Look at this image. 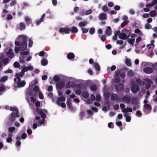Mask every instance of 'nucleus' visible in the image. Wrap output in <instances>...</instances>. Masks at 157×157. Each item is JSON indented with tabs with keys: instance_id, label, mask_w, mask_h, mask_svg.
<instances>
[{
	"instance_id": "nucleus-1",
	"label": "nucleus",
	"mask_w": 157,
	"mask_h": 157,
	"mask_svg": "<svg viewBox=\"0 0 157 157\" xmlns=\"http://www.w3.org/2000/svg\"><path fill=\"white\" fill-rule=\"evenodd\" d=\"M27 37L25 35H19L16 38L15 44L20 48L21 51H24L27 47Z\"/></svg>"
},
{
	"instance_id": "nucleus-2",
	"label": "nucleus",
	"mask_w": 157,
	"mask_h": 157,
	"mask_svg": "<svg viewBox=\"0 0 157 157\" xmlns=\"http://www.w3.org/2000/svg\"><path fill=\"white\" fill-rule=\"evenodd\" d=\"M36 111L40 115L41 118H46V115L45 114V113H47V111L46 110L36 108Z\"/></svg>"
},
{
	"instance_id": "nucleus-3",
	"label": "nucleus",
	"mask_w": 157,
	"mask_h": 157,
	"mask_svg": "<svg viewBox=\"0 0 157 157\" xmlns=\"http://www.w3.org/2000/svg\"><path fill=\"white\" fill-rule=\"evenodd\" d=\"M131 33H129L128 35H127L125 33H121L119 35V38L122 40H125L128 39Z\"/></svg>"
},
{
	"instance_id": "nucleus-4",
	"label": "nucleus",
	"mask_w": 157,
	"mask_h": 157,
	"mask_svg": "<svg viewBox=\"0 0 157 157\" xmlns=\"http://www.w3.org/2000/svg\"><path fill=\"white\" fill-rule=\"evenodd\" d=\"M114 87L116 91H121L124 89V85L123 83H120L114 85Z\"/></svg>"
},
{
	"instance_id": "nucleus-5",
	"label": "nucleus",
	"mask_w": 157,
	"mask_h": 157,
	"mask_svg": "<svg viewBox=\"0 0 157 157\" xmlns=\"http://www.w3.org/2000/svg\"><path fill=\"white\" fill-rule=\"evenodd\" d=\"M71 29L69 28L66 27L65 28H61L59 29V31L60 33H64L66 34H68L71 31Z\"/></svg>"
},
{
	"instance_id": "nucleus-6",
	"label": "nucleus",
	"mask_w": 157,
	"mask_h": 157,
	"mask_svg": "<svg viewBox=\"0 0 157 157\" xmlns=\"http://www.w3.org/2000/svg\"><path fill=\"white\" fill-rule=\"evenodd\" d=\"M144 111L147 114H148L149 112L147 111L146 110L151 111L152 109L151 105L148 104H144Z\"/></svg>"
},
{
	"instance_id": "nucleus-7",
	"label": "nucleus",
	"mask_w": 157,
	"mask_h": 157,
	"mask_svg": "<svg viewBox=\"0 0 157 157\" xmlns=\"http://www.w3.org/2000/svg\"><path fill=\"white\" fill-rule=\"evenodd\" d=\"M139 90L140 88L139 86L136 84L132 85L131 88V90L134 93H136Z\"/></svg>"
},
{
	"instance_id": "nucleus-8",
	"label": "nucleus",
	"mask_w": 157,
	"mask_h": 157,
	"mask_svg": "<svg viewBox=\"0 0 157 157\" xmlns=\"http://www.w3.org/2000/svg\"><path fill=\"white\" fill-rule=\"evenodd\" d=\"M123 100L127 103H129L131 100L130 96L129 95L126 94L123 98Z\"/></svg>"
},
{
	"instance_id": "nucleus-9",
	"label": "nucleus",
	"mask_w": 157,
	"mask_h": 157,
	"mask_svg": "<svg viewBox=\"0 0 157 157\" xmlns=\"http://www.w3.org/2000/svg\"><path fill=\"white\" fill-rule=\"evenodd\" d=\"M143 71L145 73L151 74L153 72V69L152 67H147L144 68Z\"/></svg>"
},
{
	"instance_id": "nucleus-10",
	"label": "nucleus",
	"mask_w": 157,
	"mask_h": 157,
	"mask_svg": "<svg viewBox=\"0 0 157 157\" xmlns=\"http://www.w3.org/2000/svg\"><path fill=\"white\" fill-rule=\"evenodd\" d=\"M65 86V83L63 81H60L57 83L56 84V86L59 89L63 88Z\"/></svg>"
},
{
	"instance_id": "nucleus-11",
	"label": "nucleus",
	"mask_w": 157,
	"mask_h": 157,
	"mask_svg": "<svg viewBox=\"0 0 157 157\" xmlns=\"http://www.w3.org/2000/svg\"><path fill=\"white\" fill-rule=\"evenodd\" d=\"M26 84V82L24 81H22L21 82H17V88H21L24 87Z\"/></svg>"
},
{
	"instance_id": "nucleus-12",
	"label": "nucleus",
	"mask_w": 157,
	"mask_h": 157,
	"mask_svg": "<svg viewBox=\"0 0 157 157\" xmlns=\"http://www.w3.org/2000/svg\"><path fill=\"white\" fill-rule=\"evenodd\" d=\"M4 57V56H2L0 58V60L3 62L4 65H6L9 63V59L8 58L3 59Z\"/></svg>"
},
{
	"instance_id": "nucleus-13",
	"label": "nucleus",
	"mask_w": 157,
	"mask_h": 157,
	"mask_svg": "<svg viewBox=\"0 0 157 157\" xmlns=\"http://www.w3.org/2000/svg\"><path fill=\"white\" fill-rule=\"evenodd\" d=\"M6 54L10 58H12L14 56L13 50L11 48L9 49L8 51L6 53Z\"/></svg>"
},
{
	"instance_id": "nucleus-14",
	"label": "nucleus",
	"mask_w": 157,
	"mask_h": 157,
	"mask_svg": "<svg viewBox=\"0 0 157 157\" xmlns=\"http://www.w3.org/2000/svg\"><path fill=\"white\" fill-rule=\"evenodd\" d=\"M65 100L66 98L64 97L61 96L58 98V100L56 101V103L58 105L60 106V101H64Z\"/></svg>"
},
{
	"instance_id": "nucleus-15",
	"label": "nucleus",
	"mask_w": 157,
	"mask_h": 157,
	"mask_svg": "<svg viewBox=\"0 0 157 157\" xmlns=\"http://www.w3.org/2000/svg\"><path fill=\"white\" fill-rule=\"evenodd\" d=\"M105 33L107 36H109L112 33V30L110 27L108 26L105 31Z\"/></svg>"
},
{
	"instance_id": "nucleus-16",
	"label": "nucleus",
	"mask_w": 157,
	"mask_h": 157,
	"mask_svg": "<svg viewBox=\"0 0 157 157\" xmlns=\"http://www.w3.org/2000/svg\"><path fill=\"white\" fill-rule=\"evenodd\" d=\"M67 104L68 107L70 109H73L71 99L70 98H68L67 99Z\"/></svg>"
},
{
	"instance_id": "nucleus-17",
	"label": "nucleus",
	"mask_w": 157,
	"mask_h": 157,
	"mask_svg": "<svg viewBox=\"0 0 157 157\" xmlns=\"http://www.w3.org/2000/svg\"><path fill=\"white\" fill-rule=\"evenodd\" d=\"M99 17L100 20H105L107 18V15L106 14L102 13L100 14Z\"/></svg>"
},
{
	"instance_id": "nucleus-18",
	"label": "nucleus",
	"mask_w": 157,
	"mask_h": 157,
	"mask_svg": "<svg viewBox=\"0 0 157 157\" xmlns=\"http://www.w3.org/2000/svg\"><path fill=\"white\" fill-rule=\"evenodd\" d=\"M33 69V67L32 66L26 67H24L23 69H22L21 70V71L25 72L29 70H32Z\"/></svg>"
},
{
	"instance_id": "nucleus-19",
	"label": "nucleus",
	"mask_w": 157,
	"mask_h": 157,
	"mask_svg": "<svg viewBox=\"0 0 157 157\" xmlns=\"http://www.w3.org/2000/svg\"><path fill=\"white\" fill-rule=\"evenodd\" d=\"M67 57L69 59H71L74 58L75 55L72 52H70L67 54Z\"/></svg>"
},
{
	"instance_id": "nucleus-20",
	"label": "nucleus",
	"mask_w": 157,
	"mask_h": 157,
	"mask_svg": "<svg viewBox=\"0 0 157 157\" xmlns=\"http://www.w3.org/2000/svg\"><path fill=\"white\" fill-rule=\"evenodd\" d=\"M111 98L113 101H117L118 100V97L117 94H112L111 95Z\"/></svg>"
},
{
	"instance_id": "nucleus-21",
	"label": "nucleus",
	"mask_w": 157,
	"mask_h": 157,
	"mask_svg": "<svg viewBox=\"0 0 157 157\" xmlns=\"http://www.w3.org/2000/svg\"><path fill=\"white\" fill-rule=\"evenodd\" d=\"M48 60L46 58L42 59L41 60V63L42 65L45 66L48 64Z\"/></svg>"
},
{
	"instance_id": "nucleus-22",
	"label": "nucleus",
	"mask_w": 157,
	"mask_h": 157,
	"mask_svg": "<svg viewBox=\"0 0 157 157\" xmlns=\"http://www.w3.org/2000/svg\"><path fill=\"white\" fill-rule=\"evenodd\" d=\"M136 83L140 86H143L144 84V82L139 79H137L136 80Z\"/></svg>"
},
{
	"instance_id": "nucleus-23",
	"label": "nucleus",
	"mask_w": 157,
	"mask_h": 157,
	"mask_svg": "<svg viewBox=\"0 0 157 157\" xmlns=\"http://www.w3.org/2000/svg\"><path fill=\"white\" fill-rule=\"evenodd\" d=\"M25 21L26 23V25H29L32 23L31 20L28 17H26L25 18Z\"/></svg>"
},
{
	"instance_id": "nucleus-24",
	"label": "nucleus",
	"mask_w": 157,
	"mask_h": 157,
	"mask_svg": "<svg viewBox=\"0 0 157 157\" xmlns=\"http://www.w3.org/2000/svg\"><path fill=\"white\" fill-rule=\"evenodd\" d=\"M11 116L16 117H18L19 116V111H17V112H16V113L12 112L11 113Z\"/></svg>"
},
{
	"instance_id": "nucleus-25",
	"label": "nucleus",
	"mask_w": 157,
	"mask_h": 157,
	"mask_svg": "<svg viewBox=\"0 0 157 157\" xmlns=\"http://www.w3.org/2000/svg\"><path fill=\"white\" fill-rule=\"evenodd\" d=\"M68 85L69 87L72 88L75 86V84L74 82L72 81H69L68 83Z\"/></svg>"
},
{
	"instance_id": "nucleus-26",
	"label": "nucleus",
	"mask_w": 157,
	"mask_h": 157,
	"mask_svg": "<svg viewBox=\"0 0 157 157\" xmlns=\"http://www.w3.org/2000/svg\"><path fill=\"white\" fill-rule=\"evenodd\" d=\"M25 25L24 23L21 22L19 25V29L21 30H23L25 29Z\"/></svg>"
},
{
	"instance_id": "nucleus-27",
	"label": "nucleus",
	"mask_w": 157,
	"mask_h": 157,
	"mask_svg": "<svg viewBox=\"0 0 157 157\" xmlns=\"http://www.w3.org/2000/svg\"><path fill=\"white\" fill-rule=\"evenodd\" d=\"M71 29V31L72 33H77L78 31L77 28L75 26H73Z\"/></svg>"
},
{
	"instance_id": "nucleus-28",
	"label": "nucleus",
	"mask_w": 157,
	"mask_h": 157,
	"mask_svg": "<svg viewBox=\"0 0 157 157\" xmlns=\"http://www.w3.org/2000/svg\"><path fill=\"white\" fill-rule=\"evenodd\" d=\"M150 16L152 17H154L156 16L157 13L155 10L151 11L150 12Z\"/></svg>"
},
{
	"instance_id": "nucleus-29",
	"label": "nucleus",
	"mask_w": 157,
	"mask_h": 157,
	"mask_svg": "<svg viewBox=\"0 0 157 157\" xmlns=\"http://www.w3.org/2000/svg\"><path fill=\"white\" fill-rule=\"evenodd\" d=\"M82 96L85 98H87L89 97V94L87 91L83 92L82 94Z\"/></svg>"
},
{
	"instance_id": "nucleus-30",
	"label": "nucleus",
	"mask_w": 157,
	"mask_h": 157,
	"mask_svg": "<svg viewBox=\"0 0 157 157\" xmlns=\"http://www.w3.org/2000/svg\"><path fill=\"white\" fill-rule=\"evenodd\" d=\"M129 21L128 20H126L124 21L122 23H121V27L122 28L124 27L129 23Z\"/></svg>"
},
{
	"instance_id": "nucleus-31",
	"label": "nucleus",
	"mask_w": 157,
	"mask_h": 157,
	"mask_svg": "<svg viewBox=\"0 0 157 157\" xmlns=\"http://www.w3.org/2000/svg\"><path fill=\"white\" fill-rule=\"evenodd\" d=\"M134 75V72L131 70H130L128 71L127 74V75L128 77H131Z\"/></svg>"
},
{
	"instance_id": "nucleus-32",
	"label": "nucleus",
	"mask_w": 157,
	"mask_h": 157,
	"mask_svg": "<svg viewBox=\"0 0 157 157\" xmlns=\"http://www.w3.org/2000/svg\"><path fill=\"white\" fill-rule=\"evenodd\" d=\"M87 22L86 21H84L80 22L79 23V26L80 27L84 26L86 25Z\"/></svg>"
},
{
	"instance_id": "nucleus-33",
	"label": "nucleus",
	"mask_w": 157,
	"mask_h": 157,
	"mask_svg": "<svg viewBox=\"0 0 157 157\" xmlns=\"http://www.w3.org/2000/svg\"><path fill=\"white\" fill-rule=\"evenodd\" d=\"M94 66L97 71H99L100 69V67L99 64L97 63H94Z\"/></svg>"
},
{
	"instance_id": "nucleus-34",
	"label": "nucleus",
	"mask_w": 157,
	"mask_h": 157,
	"mask_svg": "<svg viewBox=\"0 0 157 157\" xmlns=\"http://www.w3.org/2000/svg\"><path fill=\"white\" fill-rule=\"evenodd\" d=\"M85 86L82 83H80L78 85L77 88L80 90L84 88Z\"/></svg>"
},
{
	"instance_id": "nucleus-35",
	"label": "nucleus",
	"mask_w": 157,
	"mask_h": 157,
	"mask_svg": "<svg viewBox=\"0 0 157 157\" xmlns=\"http://www.w3.org/2000/svg\"><path fill=\"white\" fill-rule=\"evenodd\" d=\"M53 79L55 82H58L60 80V79L57 75H56L54 76Z\"/></svg>"
},
{
	"instance_id": "nucleus-36",
	"label": "nucleus",
	"mask_w": 157,
	"mask_h": 157,
	"mask_svg": "<svg viewBox=\"0 0 157 157\" xmlns=\"http://www.w3.org/2000/svg\"><path fill=\"white\" fill-rule=\"evenodd\" d=\"M24 75V72L22 71H21V72L20 73H18L16 74V76H18L19 77H22Z\"/></svg>"
},
{
	"instance_id": "nucleus-37",
	"label": "nucleus",
	"mask_w": 157,
	"mask_h": 157,
	"mask_svg": "<svg viewBox=\"0 0 157 157\" xmlns=\"http://www.w3.org/2000/svg\"><path fill=\"white\" fill-rule=\"evenodd\" d=\"M135 40V39L129 38L128 40V42L131 44H133Z\"/></svg>"
},
{
	"instance_id": "nucleus-38",
	"label": "nucleus",
	"mask_w": 157,
	"mask_h": 157,
	"mask_svg": "<svg viewBox=\"0 0 157 157\" xmlns=\"http://www.w3.org/2000/svg\"><path fill=\"white\" fill-rule=\"evenodd\" d=\"M103 11L105 12H107L108 11V8L106 5H104L102 7Z\"/></svg>"
},
{
	"instance_id": "nucleus-39",
	"label": "nucleus",
	"mask_w": 157,
	"mask_h": 157,
	"mask_svg": "<svg viewBox=\"0 0 157 157\" xmlns=\"http://www.w3.org/2000/svg\"><path fill=\"white\" fill-rule=\"evenodd\" d=\"M151 25L149 23H146L145 25V28L147 29H151Z\"/></svg>"
},
{
	"instance_id": "nucleus-40",
	"label": "nucleus",
	"mask_w": 157,
	"mask_h": 157,
	"mask_svg": "<svg viewBox=\"0 0 157 157\" xmlns=\"http://www.w3.org/2000/svg\"><path fill=\"white\" fill-rule=\"evenodd\" d=\"M8 120L10 122L12 123L15 121V119L14 117L11 116L10 117H9Z\"/></svg>"
},
{
	"instance_id": "nucleus-41",
	"label": "nucleus",
	"mask_w": 157,
	"mask_h": 157,
	"mask_svg": "<svg viewBox=\"0 0 157 157\" xmlns=\"http://www.w3.org/2000/svg\"><path fill=\"white\" fill-rule=\"evenodd\" d=\"M8 79V77L6 76H4L2 77L0 81L1 82H5Z\"/></svg>"
},
{
	"instance_id": "nucleus-42",
	"label": "nucleus",
	"mask_w": 157,
	"mask_h": 157,
	"mask_svg": "<svg viewBox=\"0 0 157 157\" xmlns=\"http://www.w3.org/2000/svg\"><path fill=\"white\" fill-rule=\"evenodd\" d=\"M33 90L36 93H37L39 92V86H35L33 87Z\"/></svg>"
},
{
	"instance_id": "nucleus-43",
	"label": "nucleus",
	"mask_w": 157,
	"mask_h": 157,
	"mask_svg": "<svg viewBox=\"0 0 157 157\" xmlns=\"http://www.w3.org/2000/svg\"><path fill=\"white\" fill-rule=\"evenodd\" d=\"M13 66L15 68H19L20 67V65L17 62H15L14 63Z\"/></svg>"
},
{
	"instance_id": "nucleus-44",
	"label": "nucleus",
	"mask_w": 157,
	"mask_h": 157,
	"mask_svg": "<svg viewBox=\"0 0 157 157\" xmlns=\"http://www.w3.org/2000/svg\"><path fill=\"white\" fill-rule=\"evenodd\" d=\"M9 109L12 111H16V112L17 111H17H18V110L17 108L16 107H10V108Z\"/></svg>"
},
{
	"instance_id": "nucleus-45",
	"label": "nucleus",
	"mask_w": 157,
	"mask_h": 157,
	"mask_svg": "<svg viewBox=\"0 0 157 157\" xmlns=\"http://www.w3.org/2000/svg\"><path fill=\"white\" fill-rule=\"evenodd\" d=\"M90 89L92 91H95L97 90V86L95 85H93L92 86H91Z\"/></svg>"
},
{
	"instance_id": "nucleus-46",
	"label": "nucleus",
	"mask_w": 157,
	"mask_h": 157,
	"mask_svg": "<svg viewBox=\"0 0 157 157\" xmlns=\"http://www.w3.org/2000/svg\"><path fill=\"white\" fill-rule=\"evenodd\" d=\"M20 59V62L21 63H25V61H24V57L23 56H20L19 57Z\"/></svg>"
},
{
	"instance_id": "nucleus-47",
	"label": "nucleus",
	"mask_w": 157,
	"mask_h": 157,
	"mask_svg": "<svg viewBox=\"0 0 157 157\" xmlns=\"http://www.w3.org/2000/svg\"><path fill=\"white\" fill-rule=\"evenodd\" d=\"M81 30L82 32L83 33H86L88 32V30L87 29L85 28L82 27L81 28Z\"/></svg>"
},
{
	"instance_id": "nucleus-48",
	"label": "nucleus",
	"mask_w": 157,
	"mask_h": 157,
	"mask_svg": "<svg viewBox=\"0 0 157 157\" xmlns=\"http://www.w3.org/2000/svg\"><path fill=\"white\" fill-rule=\"evenodd\" d=\"M15 129V128L14 127H10L8 128L9 132L12 133L13 132Z\"/></svg>"
},
{
	"instance_id": "nucleus-49",
	"label": "nucleus",
	"mask_w": 157,
	"mask_h": 157,
	"mask_svg": "<svg viewBox=\"0 0 157 157\" xmlns=\"http://www.w3.org/2000/svg\"><path fill=\"white\" fill-rule=\"evenodd\" d=\"M110 93L109 92L106 93L104 94V96L106 99H107L109 98Z\"/></svg>"
},
{
	"instance_id": "nucleus-50",
	"label": "nucleus",
	"mask_w": 157,
	"mask_h": 157,
	"mask_svg": "<svg viewBox=\"0 0 157 157\" xmlns=\"http://www.w3.org/2000/svg\"><path fill=\"white\" fill-rule=\"evenodd\" d=\"M101 97L99 94H97L96 96V101H101Z\"/></svg>"
},
{
	"instance_id": "nucleus-51",
	"label": "nucleus",
	"mask_w": 157,
	"mask_h": 157,
	"mask_svg": "<svg viewBox=\"0 0 157 157\" xmlns=\"http://www.w3.org/2000/svg\"><path fill=\"white\" fill-rule=\"evenodd\" d=\"M137 103V101L136 98H133L132 99V104L136 105Z\"/></svg>"
},
{
	"instance_id": "nucleus-52",
	"label": "nucleus",
	"mask_w": 157,
	"mask_h": 157,
	"mask_svg": "<svg viewBox=\"0 0 157 157\" xmlns=\"http://www.w3.org/2000/svg\"><path fill=\"white\" fill-rule=\"evenodd\" d=\"M12 19H13V17H12V15L10 14H9L7 15V16L6 18V20L7 21H9V20H11Z\"/></svg>"
},
{
	"instance_id": "nucleus-53",
	"label": "nucleus",
	"mask_w": 157,
	"mask_h": 157,
	"mask_svg": "<svg viewBox=\"0 0 157 157\" xmlns=\"http://www.w3.org/2000/svg\"><path fill=\"white\" fill-rule=\"evenodd\" d=\"M95 32V29L94 28H91L89 30V33L90 34L92 35L94 34Z\"/></svg>"
},
{
	"instance_id": "nucleus-54",
	"label": "nucleus",
	"mask_w": 157,
	"mask_h": 157,
	"mask_svg": "<svg viewBox=\"0 0 157 157\" xmlns=\"http://www.w3.org/2000/svg\"><path fill=\"white\" fill-rule=\"evenodd\" d=\"M21 54L23 55H28L29 54V51H25L22 52H21Z\"/></svg>"
},
{
	"instance_id": "nucleus-55",
	"label": "nucleus",
	"mask_w": 157,
	"mask_h": 157,
	"mask_svg": "<svg viewBox=\"0 0 157 157\" xmlns=\"http://www.w3.org/2000/svg\"><path fill=\"white\" fill-rule=\"evenodd\" d=\"M14 51L16 53H18L19 51H21L20 48L19 47H16L14 49Z\"/></svg>"
},
{
	"instance_id": "nucleus-56",
	"label": "nucleus",
	"mask_w": 157,
	"mask_h": 157,
	"mask_svg": "<svg viewBox=\"0 0 157 157\" xmlns=\"http://www.w3.org/2000/svg\"><path fill=\"white\" fill-rule=\"evenodd\" d=\"M82 93V91L80 90H76L75 91V93L77 95H80Z\"/></svg>"
},
{
	"instance_id": "nucleus-57",
	"label": "nucleus",
	"mask_w": 157,
	"mask_h": 157,
	"mask_svg": "<svg viewBox=\"0 0 157 157\" xmlns=\"http://www.w3.org/2000/svg\"><path fill=\"white\" fill-rule=\"evenodd\" d=\"M92 12V11L91 9H89L86 11L85 13L86 15H88L90 14H91Z\"/></svg>"
},
{
	"instance_id": "nucleus-58",
	"label": "nucleus",
	"mask_w": 157,
	"mask_h": 157,
	"mask_svg": "<svg viewBox=\"0 0 157 157\" xmlns=\"http://www.w3.org/2000/svg\"><path fill=\"white\" fill-rule=\"evenodd\" d=\"M27 137V135L26 133H23L21 136V138L22 139H24L26 138Z\"/></svg>"
},
{
	"instance_id": "nucleus-59",
	"label": "nucleus",
	"mask_w": 157,
	"mask_h": 157,
	"mask_svg": "<svg viewBox=\"0 0 157 157\" xmlns=\"http://www.w3.org/2000/svg\"><path fill=\"white\" fill-rule=\"evenodd\" d=\"M106 38V36L105 35H102L101 38V40L102 42H104Z\"/></svg>"
},
{
	"instance_id": "nucleus-60",
	"label": "nucleus",
	"mask_w": 157,
	"mask_h": 157,
	"mask_svg": "<svg viewBox=\"0 0 157 157\" xmlns=\"http://www.w3.org/2000/svg\"><path fill=\"white\" fill-rule=\"evenodd\" d=\"M33 43V40L31 39H29V43L28 44V46L29 47H31L32 46V44Z\"/></svg>"
},
{
	"instance_id": "nucleus-61",
	"label": "nucleus",
	"mask_w": 157,
	"mask_h": 157,
	"mask_svg": "<svg viewBox=\"0 0 157 157\" xmlns=\"http://www.w3.org/2000/svg\"><path fill=\"white\" fill-rule=\"evenodd\" d=\"M121 81V79L119 78H117L114 80V82L115 83H119Z\"/></svg>"
},
{
	"instance_id": "nucleus-62",
	"label": "nucleus",
	"mask_w": 157,
	"mask_h": 157,
	"mask_svg": "<svg viewBox=\"0 0 157 157\" xmlns=\"http://www.w3.org/2000/svg\"><path fill=\"white\" fill-rule=\"evenodd\" d=\"M40 102L39 101H37L35 103V105L36 107V108H38L40 106Z\"/></svg>"
},
{
	"instance_id": "nucleus-63",
	"label": "nucleus",
	"mask_w": 157,
	"mask_h": 157,
	"mask_svg": "<svg viewBox=\"0 0 157 157\" xmlns=\"http://www.w3.org/2000/svg\"><path fill=\"white\" fill-rule=\"evenodd\" d=\"M16 3V1L15 0H13L11 2L10 4V5L11 6H12L14 5Z\"/></svg>"
},
{
	"instance_id": "nucleus-64",
	"label": "nucleus",
	"mask_w": 157,
	"mask_h": 157,
	"mask_svg": "<svg viewBox=\"0 0 157 157\" xmlns=\"http://www.w3.org/2000/svg\"><path fill=\"white\" fill-rule=\"evenodd\" d=\"M152 67L155 70H157V63L152 64Z\"/></svg>"
}]
</instances>
